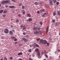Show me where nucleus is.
<instances>
[{
  "label": "nucleus",
  "instance_id": "obj_60",
  "mask_svg": "<svg viewBox=\"0 0 60 60\" xmlns=\"http://www.w3.org/2000/svg\"><path fill=\"white\" fill-rule=\"evenodd\" d=\"M40 13V12H39V11H38V13Z\"/></svg>",
  "mask_w": 60,
  "mask_h": 60
},
{
  "label": "nucleus",
  "instance_id": "obj_1",
  "mask_svg": "<svg viewBox=\"0 0 60 60\" xmlns=\"http://www.w3.org/2000/svg\"><path fill=\"white\" fill-rule=\"evenodd\" d=\"M40 42L41 43H43L44 44H46V43L47 42V41L45 40H40Z\"/></svg>",
  "mask_w": 60,
  "mask_h": 60
},
{
  "label": "nucleus",
  "instance_id": "obj_61",
  "mask_svg": "<svg viewBox=\"0 0 60 60\" xmlns=\"http://www.w3.org/2000/svg\"><path fill=\"white\" fill-rule=\"evenodd\" d=\"M40 40V38L38 39V41H39V40Z\"/></svg>",
  "mask_w": 60,
  "mask_h": 60
},
{
  "label": "nucleus",
  "instance_id": "obj_33",
  "mask_svg": "<svg viewBox=\"0 0 60 60\" xmlns=\"http://www.w3.org/2000/svg\"><path fill=\"white\" fill-rule=\"evenodd\" d=\"M19 21V20L18 19H17L16 21V22H18Z\"/></svg>",
  "mask_w": 60,
  "mask_h": 60
},
{
  "label": "nucleus",
  "instance_id": "obj_10",
  "mask_svg": "<svg viewBox=\"0 0 60 60\" xmlns=\"http://www.w3.org/2000/svg\"><path fill=\"white\" fill-rule=\"evenodd\" d=\"M9 34L10 35H12L13 34V32L11 31H9Z\"/></svg>",
  "mask_w": 60,
  "mask_h": 60
},
{
  "label": "nucleus",
  "instance_id": "obj_24",
  "mask_svg": "<svg viewBox=\"0 0 60 60\" xmlns=\"http://www.w3.org/2000/svg\"><path fill=\"white\" fill-rule=\"evenodd\" d=\"M29 52H32V50L31 49H29Z\"/></svg>",
  "mask_w": 60,
  "mask_h": 60
},
{
  "label": "nucleus",
  "instance_id": "obj_2",
  "mask_svg": "<svg viewBox=\"0 0 60 60\" xmlns=\"http://www.w3.org/2000/svg\"><path fill=\"white\" fill-rule=\"evenodd\" d=\"M4 32L5 34H8L9 33V30L7 29H5L4 30Z\"/></svg>",
  "mask_w": 60,
  "mask_h": 60
},
{
  "label": "nucleus",
  "instance_id": "obj_31",
  "mask_svg": "<svg viewBox=\"0 0 60 60\" xmlns=\"http://www.w3.org/2000/svg\"><path fill=\"white\" fill-rule=\"evenodd\" d=\"M25 7L24 6H22V9H24V8H25Z\"/></svg>",
  "mask_w": 60,
  "mask_h": 60
},
{
  "label": "nucleus",
  "instance_id": "obj_9",
  "mask_svg": "<svg viewBox=\"0 0 60 60\" xmlns=\"http://www.w3.org/2000/svg\"><path fill=\"white\" fill-rule=\"evenodd\" d=\"M38 34H42V31L39 30L38 32Z\"/></svg>",
  "mask_w": 60,
  "mask_h": 60
},
{
  "label": "nucleus",
  "instance_id": "obj_35",
  "mask_svg": "<svg viewBox=\"0 0 60 60\" xmlns=\"http://www.w3.org/2000/svg\"><path fill=\"white\" fill-rule=\"evenodd\" d=\"M45 57H47V58H48V56L46 54H45Z\"/></svg>",
  "mask_w": 60,
  "mask_h": 60
},
{
  "label": "nucleus",
  "instance_id": "obj_3",
  "mask_svg": "<svg viewBox=\"0 0 60 60\" xmlns=\"http://www.w3.org/2000/svg\"><path fill=\"white\" fill-rule=\"evenodd\" d=\"M49 26H48L46 28V31L45 32V33L46 35H47L48 33V32H49Z\"/></svg>",
  "mask_w": 60,
  "mask_h": 60
},
{
  "label": "nucleus",
  "instance_id": "obj_48",
  "mask_svg": "<svg viewBox=\"0 0 60 60\" xmlns=\"http://www.w3.org/2000/svg\"><path fill=\"white\" fill-rule=\"evenodd\" d=\"M20 26L21 27H22V28H23V27H24V26Z\"/></svg>",
  "mask_w": 60,
  "mask_h": 60
},
{
  "label": "nucleus",
  "instance_id": "obj_8",
  "mask_svg": "<svg viewBox=\"0 0 60 60\" xmlns=\"http://www.w3.org/2000/svg\"><path fill=\"white\" fill-rule=\"evenodd\" d=\"M9 8H12V9H13V8H15V6H9Z\"/></svg>",
  "mask_w": 60,
  "mask_h": 60
},
{
  "label": "nucleus",
  "instance_id": "obj_30",
  "mask_svg": "<svg viewBox=\"0 0 60 60\" xmlns=\"http://www.w3.org/2000/svg\"><path fill=\"white\" fill-rule=\"evenodd\" d=\"M6 16V14H4L3 15V17H5Z\"/></svg>",
  "mask_w": 60,
  "mask_h": 60
},
{
  "label": "nucleus",
  "instance_id": "obj_58",
  "mask_svg": "<svg viewBox=\"0 0 60 60\" xmlns=\"http://www.w3.org/2000/svg\"><path fill=\"white\" fill-rule=\"evenodd\" d=\"M21 45H22V44H19V46H21Z\"/></svg>",
  "mask_w": 60,
  "mask_h": 60
},
{
  "label": "nucleus",
  "instance_id": "obj_13",
  "mask_svg": "<svg viewBox=\"0 0 60 60\" xmlns=\"http://www.w3.org/2000/svg\"><path fill=\"white\" fill-rule=\"evenodd\" d=\"M26 26H24L23 28V30H25V29H26Z\"/></svg>",
  "mask_w": 60,
  "mask_h": 60
},
{
  "label": "nucleus",
  "instance_id": "obj_44",
  "mask_svg": "<svg viewBox=\"0 0 60 60\" xmlns=\"http://www.w3.org/2000/svg\"><path fill=\"white\" fill-rule=\"evenodd\" d=\"M44 53L45 54H46L47 52H46V51H44Z\"/></svg>",
  "mask_w": 60,
  "mask_h": 60
},
{
  "label": "nucleus",
  "instance_id": "obj_53",
  "mask_svg": "<svg viewBox=\"0 0 60 60\" xmlns=\"http://www.w3.org/2000/svg\"><path fill=\"white\" fill-rule=\"evenodd\" d=\"M42 11H45V10L44 9H42L41 10Z\"/></svg>",
  "mask_w": 60,
  "mask_h": 60
},
{
  "label": "nucleus",
  "instance_id": "obj_56",
  "mask_svg": "<svg viewBox=\"0 0 60 60\" xmlns=\"http://www.w3.org/2000/svg\"><path fill=\"white\" fill-rule=\"evenodd\" d=\"M43 17H44L45 16V15L44 14H43L42 15Z\"/></svg>",
  "mask_w": 60,
  "mask_h": 60
},
{
  "label": "nucleus",
  "instance_id": "obj_11",
  "mask_svg": "<svg viewBox=\"0 0 60 60\" xmlns=\"http://www.w3.org/2000/svg\"><path fill=\"white\" fill-rule=\"evenodd\" d=\"M27 16H28V17H30L31 16V15L30 14H28Z\"/></svg>",
  "mask_w": 60,
  "mask_h": 60
},
{
  "label": "nucleus",
  "instance_id": "obj_34",
  "mask_svg": "<svg viewBox=\"0 0 60 60\" xmlns=\"http://www.w3.org/2000/svg\"><path fill=\"white\" fill-rule=\"evenodd\" d=\"M11 38L12 39H15V38L14 37L12 36L11 37Z\"/></svg>",
  "mask_w": 60,
  "mask_h": 60
},
{
  "label": "nucleus",
  "instance_id": "obj_25",
  "mask_svg": "<svg viewBox=\"0 0 60 60\" xmlns=\"http://www.w3.org/2000/svg\"><path fill=\"white\" fill-rule=\"evenodd\" d=\"M53 16H55V15H56V13L55 12H53Z\"/></svg>",
  "mask_w": 60,
  "mask_h": 60
},
{
  "label": "nucleus",
  "instance_id": "obj_37",
  "mask_svg": "<svg viewBox=\"0 0 60 60\" xmlns=\"http://www.w3.org/2000/svg\"><path fill=\"white\" fill-rule=\"evenodd\" d=\"M46 44H47V46H49V43H47V42L46 43Z\"/></svg>",
  "mask_w": 60,
  "mask_h": 60
},
{
  "label": "nucleus",
  "instance_id": "obj_46",
  "mask_svg": "<svg viewBox=\"0 0 60 60\" xmlns=\"http://www.w3.org/2000/svg\"><path fill=\"white\" fill-rule=\"evenodd\" d=\"M18 60H23V59H22L20 58Z\"/></svg>",
  "mask_w": 60,
  "mask_h": 60
},
{
  "label": "nucleus",
  "instance_id": "obj_18",
  "mask_svg": "<svg viewBox=\"0 0 60 60\" xmlns=\"http://www.w3.org/2000/svg\"><path fill=\"white\" fill-rule=\"evenodd\" d=\"M34 34H38V31H36L34 33Z\"/></svg>",
  "mask_w": 60,
  "mask_h": 60
},
{
  "label": "nucleus",
  "instance_id": "obj_27",
  "mask_svg": "<svg viewBox=\"0 0 60 60\" xmlns=\"http://www.w3.org/2000/svg\"><path fill=\"white\" fill-rule=\"evenodd\" d=\"M7 13V11H4L3 12L4 13V14H5V13Z\"/></svg>",
  "mask_w": 60,
  "mask_h": 60
},
{
  "label": "nucleus",
  "instance_id": "obj_36",
  "mask_svg": "<svg viewBox=\"0 0 60 60\" xmlns=\"http://www.w3.org/2000/svg\"><path fill=\"white\" fill-rule=\"evenodd\" d=\"M4 60H7V59L6 58V57H5L4 58Z\"/></svg>",
  "mask_w": 60,
  "mask_h": 60
},
{
  "label": "nucleus",
  "instance_id": "obj_62",
  "mask_svg": "<svg viewBox=\"0 0 60 60\" xmlns=\"http://www.w3.org/2000/svg\"><path fill=\"white\" fill-rule=\"evenodd\" d=\"M30 47H32V45H30Z\"/></svg>",
  "mask_w": 60,
  "mask_h": 60
},
{
  "label": "nucleus",
  "instance_id": "obj_22",
  "mask_svg": "<svg viewBox=\"0 0 60 60\" xmlns=\"http://www.w3.org/2000/svg\"><path fill=\"white\" fill-rule=\"evenodd\" d=\"M5 3H8L9 2V1L8 0H6L5 1Z\"/></svg>",
  "mask_w": 60,
  "mask_h": 60
},
{
  "label": "nucleus",
  "instance_id": "obj_50",
  "mask_svg": "<svg viewBox=\"0 0 60 60\" xmlns=\"http://www.w3.org/2000/svg\"><path fill=\"white\" fill-rule=\"evenodd\" d=\"M15 0H11L12 2H15Z\"/></svg>",
  "mask_w": 60,
  "mask_h": 60
},
{
  "label": "nucleus",
  "instance_id": "obj_55",
  "mask_svg": "<svg viewBox=\"0 0 60 60\" xmlns=\"http://www.w3.org/2000/svg\"><path fill=\"white\" fill-rule=\"evenodd\" d=\"M17 43H18V42H15V44H17Z\"/></svg>",
  "mask_w": 60,
  "mask_h": 60
},
{
  "label": "nucleus",
  "instance_id": "obj_17",
  "mask_svg": "<svg viewBox=\"0 0 60 60\" xmlns=\"http://www.w3.org/2000/svg\"><path fill=\"white\" fill-rule=\"evenodd\" d=\"M34 4L36 5H38V3H37V2H36L34 3Z\"/></svg>",
  "mask_w": 60,
  "mask_h": 60
},
{
  "label": "nucleus",
  "instance_id": "obj_51",
  "mask_svg": "<svg viewBox=\"0 0 60 60\" xmlns=\"http://www.w3.org/2000/svg\"><path fill=\"white\" fill-rule=\"evenodd\" d=\"M58 51V52H60V49H58L57 50Z\"/></svg>",
  "mask_w": 60,
  "mask_h": 60
},
{
  "label": "nucleus",
  "instance_id": "obj_45",
  "mask_svg": "<svg viewBox=\"0 0 60 60\" xmlns=\"http://www.w3.org/2000/svg\"><path fill=\"white\" fill-rule=\"evenodd\" d=\"M5 7H6V8H8V6L7 5H6L5 6Z\"/></svg>",
  "mask_w": 60,
  "mask_h": 60
},
{
  "label": "nucleus",
  "instance_id": "obj_38",
  "mask_svg": "<svg viewBox=\"0 0 60 60\" xmlns=\"http://www.w3.org/2000/svg\"><path fill=\"white\" fill-rule=\"evenodd\" d=\"M29 60H33L31 58H29Z\"/></svg>",
  "mask_w": 60,
  "mask_h": 60
},
{
  "label": "nucleus",
  "instance_id": "obj_20",
  "mask_svg": "<svg viewBox=\"0 0 60 60\" xmlns=\"http://www.w3.org/2000/svg\"><path fill=\"white\" fill-rule=\"evenodd\" d=\"M4 3H5V1H3L2 2V4H4Z\"/></svg>",
  "mask_w": 60,
  "mask_h": 60
},
{
  "label": "nucleus",
  "instance_id": "obj_40",
  "mask_svg": "<svg viewBox=\"0 0 60 60\" xmlns=\"http://www.w3.org/2000/svg\"><path fill=\"white\" fill-rule=\"evenodd\" d=\"M22 14H23V15H24V14H25V11H24L22 13Z\"/></svg>",
  "mask_w": 60,
  "mask_h": 60
},
{
  "label": "nucleus",
  "instance_id": "obj_41",
  "mask_svg": "<svg viewBox=\"0 0 60 60\" xmlns=\"http://www.w3.org/2000/svg\"><path fill=\"white\" fill-rule=\"evenodd\" d=\"M23 35H26V33L25 32L23 33Z\"/></svg>",
  "mask_w": 60,
  "mask_h": 60
},
{
  "label": "nucleus",
  "instance_id": "obj_28",
  "mask_svg": "<svg viewBox=\"0 0 60 60\" xmlns=\"http://www.w3.org/2000/svg\"><path fill=\"white\" fill-rule=\"evenodd\" d=\"M52 1L51 0H50V4H52Z\"/></svg>",
  "mask_w": 60,
  "mask_h": 60
},
{
  "label": "nucleus",
  "instance_id": "obj_54",
  "mask_svg": "<svg viewBox=\"0 0 60 60\" xmlns=\"http://www.w3.org/2000/svg\"><path fill=\"white\" fill-rule=\"evenodd\" d=\"M18 16L19 17H20V16H21L20 14L18 15Z\"/></svg>",
  "mask_w": 60,
  "mask_h": 60
},
{
  "label": "nucleus",
  "instance_id": "obj_59",
  "mask_svg": "<svg viewBox=\"0 0 60 60\" xmlns=\"http://www.w3.org/2000/svg\"><path fill=\"white\" fill-rule=\"evenodd\" d=\"M21 6V4H20L19 5V6Z\"/></svg>",
  "mask_w": 60,
  "mask_h": 60
},
{
  "label": "nucleus",
  "instance_id": "obj_42",
  "mask_svg": "<svg viewBox=\"0 0 60 60\" xmlns=\"http://www.w3.org/2000/svg\"><path fill=\"white\" fill-rule=\"evenodd\" d=\"M52 22L53 23L55 22V19H53L52 20Z\"/></svg>",
  "mask_w": 60,
  "mask_h": 60
},
{
  "label": "nucleus",
  "instance_id": "obj_49",
  "mask_svg": "<svg viewBox=\"0 0 60 60\" xmlns=\"http://www.w3.org/2000/svg\"><path fill=\"white\" fill-rule=\"evenodd\" d=\"M11 31L13 32H15L14 30H11Z\"/></svg>",
  "mask_w": 60,
  "mask_h": 60
},
{
  "label": "nucleus",
  "instance_id": "obj_57",
  "mask_svg": "<svg viewBox=\"0 0 60 60\" xmlns=\"http://www.w3.org/2000/svg\"><path fill=\"white\" fill-rule=\"evenodd\" d=\"M24 11V10H22L21 11L22 12H23V11Z\"/></svg>",
  "mask_w": 60,
  "mask_h": 60
},
{
  "label": "nucleus",
  "instance_id": "obj_14",
  "mask_svg": "<svg viewBox=\"0 0 60 60\" xmlns=\"http://www.w3.org/2000/svg\"><path fill=\"white\" fill-rule=\"evenodd\" d=\"M52 1L54 3H56L57 2L56 0H52Z\"/></svg>",
  "mask_w": 60,
  "mask_h": 60
},
{
  "label": "nucleus",
  "instance_id": "obj_64",
  "mask_svg": "<svg viewBox=\"0 0 60 60\" xmlns=\"http://www.w3.org/2000/svg\"><path fill=\"white\" fill-rule=\"evenodd\" d=\"M59 35L60 36V32L59 33Z\"/></svg>",
  "mask_w": 60,
  "mask_h": 60
},
{
  "label": "nucleus",
  "instance_id": "obj_16",
  "mask_svg": "<svg viewBox=\"0 0 60 60\" xmlns=\"http://www.w3.org/2000/svg\"><path fill=\"white\" fill-rule=\"evenodd\" d=\"M58 14L59 15H60V11H59L58 12Z\"/></svg>",
  "mask_w": 60,
  "mask_h": 60
},
{
  "label": "nucleus",
  "instance_id": "obj_29",
  "mask_svg": "<svg viewBox=\"0 0 60 60\" xmlns=\"http://www.w3.org/2000/svg\"><path fill=\"white\" fill-rule=\"evenodd\" d=\"M45 6L46 7H47V8H48V7H49V5H48L46 4Z\"/></svg>",
  "mask_w": 60,
  "mask_h": 60
},
{
  "label": "nucleus",
  "instance_id": "obj_15",
  "mask_svg": "<svg viewBox=\"0 0 60 60\" xmlns=\"http://www.w3.org/2000/svg\"><path fill=\"white\" fill-rule=\"evenodd\" d=\"M40 3V4L41 6H42V2H40V1L39 2H38V3Z\"/></svg>",
  "mask_w": 60,
  "mask_h": 60
},
{
  "label": "nucleus",
  "instance_id": "obj_52",
  "mask_svg": "<svg viewBox=\"0 0 60 60\" xmlns=\"http://www.w3.org/2000/svg\"><path fill=\"white\" fill-rule=\"evenodd\" d=\"M55 25L56 26H58V24H57V23H56L55 24Z\"/></svg>",
  "mask_w": 60,
  "mask_h": 60
},
{
  "label": "nucleus",
  "instance_id": "obj_32",
  "mask_svg": "<svg viewBox=\"0 0 60 60\" xmlns=\"http://www.w3.org/2000/svg\"><path fill=\"white\" fill-rule=\"evenodd\" d=\"M41 29V28L40 27V26L38 27V30H40V29Z\"/></svg>",
  "mask_w": 60,
  "mask_h": 60
},
{
  "label": "nucleus",
  "instance_id": "obj_4",
  "mask_svg": "<svg viewBox=\"0 0 60 60\" xmlns=\"http://www.w3.org/2000/svg\"><path fill=\"white\" fill-rule=\"evenodd\" d=\"M22 40L24 41L25 42H27V40L26 39V38H22Z\"/></svg>",
  "mask_w": 60,
  "mask_h": 60
},
{
  "label": "nucleus",
  "instance_id": "obj_6",
  "mask_svg": "<svg viewBox=\"0 0 60 60\" xmlns=\"http://www.w3.org/2000/svg\"><path fill=\"white\" fill-rule=\"evenodd\" d=\"M37 29V27H34L33 28V30H35V31H36Z\"/></svg>",
  "mask_w": 60,
  "mask_h": 60
},
{
  "label": "nucleus",
  "instance_id": "obj_12",
  "mask_svg": "<svg viewBox=\"0 0 60 60\" xmlns=\"http://www.w3.org/2000/svg\"><path fill=\"white\" fill-rule=\"evenodd\" d=\"M22 55V52H20L18 54V56H20V55Z\"/></svg>",
  "mask_w": 60,
  "mask_h": 60
},
{
  "label": "nucleus",
  "instance_id": "obj_23",
  "mask_svg": "<svg viewBox=\"0 0 60 60\" xmlns=\"http://www.w3.org/2000/svg\"><path fill=\"white\" fill-rule=\"evenodd\" d=\"M35 51L36 52H38V48H37L36 49H35Z\"/></svg>",
  "mask_w": 60,
  "mask_h": 60
},
{
  "label": "nucleus",
  "instance_id": "obj_63",
  "mask_svg": "<svg viewBox=\"0 0 60 60\" xmlns=\"http://www.w3.org/2000/svg\"><path fill=\"white\" fill-rule=\"evenodd\" d=\"M11 27H13V26H12V25H11Z\"/></svg>",
  "mask_w": 60,
  "mask_h": 60
},
{
  "label": "nucleus",
  "instance_id": "obj_21",
  "mask_svg": "<svg viewBox=\"0 0 60 60\" xmlns=\"http://www.w3.org/2000/svg\"><path fill=\"white\" fill-rule=\"evenodd\" d=\"M40 24L41 25V26H42V22H40Z\"/></svg>",
  "mask_w": 60,
  "mask_h": 60
},
{
  "label": "nucleus",
  "instance_id": "obj_5",
  "mask_svg": "<svg viewBox=\"0 0 60 60\" xmlns=\"http://www.w3.org/2000/svg\"><path fill=\"white\" fill-rule=\"evenodd\" d=\"M38 55L39 56V57H41V56H40V52L39 51V49H38Z\"/></svg>",
  "mask_w": 60,
  "mask_h": 60
},
{
  "label": "nucleus",
  "instance_id": "obj_7",
  "mask_svg": "<svg viewBox=\"0 0 60 60\" xmlns=\"http://www.w3.org/2000/svg\"><path fill=\"white\" fill-rule=\"evenodd\" d=\"M32 20V19L29 18L28 20H26L27 21H31Z\"/></svg>",
  "mask_w": 60,
  "mask_h": 60
},
{
  "label": "nucleus",
  "instance_id": "obj_47",
  "mask_svg": "<svg viewBox=\"0 0 60 60\" xmlns=\"http://www.w3.org/2000/svg\"><path fill=\"white\" fill-rule=\"evenodd\" d=\"M17 39H15L14 40V41H17Z\"/></svg>",
  "mask_w": 60,
  "mask_h": 60
},
{
  "label": "nucleus",
  "instance_id": "obj_43",
  "mask_svg": "<svg viewBox=\"0 0 60 60\" xmlns=\"http://www.w3.org/2000/svg\"><path fill=\"white\" fill-rule=\"evenodd\" d=\"M10 59L11 60H12V57H10Z\"/></svg>",
  "mask_w": 60,
  "mask_h": 60
},
{
  "label": "nucleus",
  "instance_id": "obj_26",
  "mask_svg": "<svg viewBox=\"0 0 60 60\" xmlns=\"http://www.w3.org/2000/svg\"><path fill=\"white\" fill-rule=\"evenodd\" d=\"M34 47L35 48V47H38V45L36 44L35 45V46H34Z\"/></svg>",
  "mask_w": 60,
  "mask_h": 60
},
{
  "label": "nucleus",
  "instance_id": "obj_39",
  "mask_svg": "<svg viewBox=\"0 0 60 60\" xmlns=\"http://www.w3.org/2000/svg\"><path fill=\"white\" fill-rule=\"evenodd\" d=\"M57 5H58L59 4V2H57L56 3Z\"/></svg>",
  "mask_w": 60,
  "mask_h": 60
},
{
  "label": "nucleus",
  "instance_id": "obj_19",
  "mask_svg": "<svg viewBox=\"0 0 60 60\" xmlns=\"http://www.w3.org/2000/svg\"><path fill=\"white\" fill-rule=\"evenodd\" d=\"M3 12V10H1L0 11V13H2V12Z\"/></svg>",
  "mask_w": 60,
  "mask_h": 60
}]
</instances>
